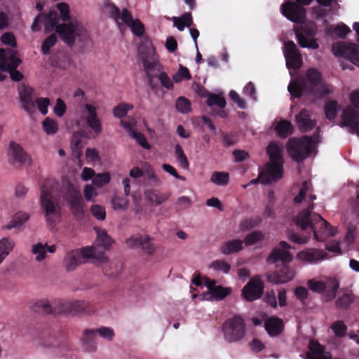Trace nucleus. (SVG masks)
Returning <instances> with one entry per match:
<instances>
[{
	"instance_id": "nucleus-41",
	"label": "nucleus",
	"mask_w": 359,
	"mask_h": 359,
	"mask_svg": "<svg viewBox=\"0 0 359 359\" xmlns=\"http://www.w3.org/2000/svg\"><path fill=\"white\" fill-rule=\"evenodd\" d=\"M338 109L339 104L337 100H330L326 102L324 109L326 118L330 121L335 119Z\"/></svg>"
},
{
	"instance_id": "nucleus-42",
	"label": "nucleus",
	"mask_w": 359,
	"mask_h": 359,
	"mask_svg": "<svg viewBox=\"0 0 359 359\" xmlns=\"http://www.w3.org/2000/svg\"><path fill=\"white\" fill-rule=\"evenodd\" d=\"M95 242L97 245L103 247L104 249H108L112 243V239L106 231L101 230L97 232V238Z\"/></svg>"
},
{
	"instance_id": "nucleus-47",
	"label": "nucleus",
	"mask_w": 359,
	"mask_h": 359,
	"mask_svg": "<svg viewBox=\"0 0 359 359\" xmlns=\"http://www.w3.org/2000/svg\"><path fill=\"white\" fill-rule=\"evenodd\" d=\"M57 37L55 34H52L48 36L43 42L41 46V52L44 55L50 54V48L56 44Z\"/></svg>"
},
{
	"instance_id": "nucleus-32",
	"label": "nucleus",
	"mask_w": 359,
	"mask_h": 359,
	"mask_svg": "<svg viewBox=\"0 0 359 359\" xmlns=\"http://www.w3.org/2000/svg\"><path fill=\"white\" fill-rule=\"evenodd\" d=\"M269 162L284 163L282 149L276 143L271 142L266 148Z\"/></svg>"
},
{
	"instance_id": "nucleus-3",
	"label": "nucleus",
	"mask_w": 359,
	"mask_h": 359,
	"mask_svg": "<svg viewBox=\"0 0 359 359\" xmlns=\"http://www.w3.org/2000/svg\"><path fill=\"white\" fill-rule=\"evenodd\" d=\"M57 183L53 179H46L41 187L40 202L45 214L46 221L49 225L55 224L60 217V207L53 193Z\"/></svg>"
},
{
	"instance_id": "nucleus-6",
	"label": "nucleus",
	"mask_w": 359,
	"mask_h": 359,
	"mask_svg": "<svg viewBox=\"0 0 359 359\" xmlns=\"http://www.w3.org/2000/svg\"><path fill=\"white\" fill-rule=\"evenodd\" d=\"M299 24V27H294V31L297 37V41L302 48H307L311 49H317L319 47L316 39L314 36L317 34V26L313 21H309L306 15L301 22H295Z\"/></svg>"
},
{
	"instance_id": "nucleus-49",
	"label": "nucleus",
	"mask_w": 359,
	"mask_h": 359,
	"mask_svg": "<svg viewBox=\"0 0 359 359\" xmlns=\"http://www.w3.org/2000/svg\"><path fill=\"white\" fill-rule=\"evenodd\" d=\"M133 108V104L126 103H120L113 109V114L115 117L121 118L125 117L128 111Z\"/></svg>"
},
{
	"instance_id": "nucleus-35",
	"label": "nucleus",
	"mask_w": 359,
	"mask_h": 359,
	"mask_svg": "<svg viewBox=\"0 0 359 359\" xmlns=\"http://www.w3.org/2000/svg\"><path fill=\"white\" fill-rule=\"evenodd\" d=\"M355 296L351 290H347L336 300V306L339 309H347L355 300Z\"/></svg>"
},
{
	"instance_id": "nucleus-23",
	"label": "nucleus",
	"mask_w": 359,
	"mask_h": 359,
	"mask_svg": "<svg viewBox=\"0 0 359 359\" xmlns=\"http://www.w3.org/2000/svg\"><path fill=\"white\" fill-rule=\"evenodd\" d=\"M341 122L339 123L340 127L354 126L359 123V111L351 106H347L344 108L341 113Z\"/></svg>"
},
{
	"instance_id": "nucleus-21",
	"label": "nucleus",
	"mask_w": 359,
	"mask_h": 359,
	"mask_svg": "<svg viewBox=\"0 0 359 359\" xmlns=\"http://www.w3.org/2000/svg\"><path fill=\"white\" fill-rule=\"evenodd\" d=\"M297 257L303 261L310 264H316L327 257V254L323 250L316 248H308L300 251L297 254Z\"/></svg>"
},
{
	"instance_id": "nucleus-20",
	"label": "nucleus",
	"mask_w": 359,
	"mask_h": 359,
	"mask_svg": "<svg viewBox=\"0 0 359 359\" xmlns=\"http://www.w3.org/2000/svg\"><path fill=\"white\" fill-rule=\"evenodd\" d=\"M294 275V271L292 268L286 264H283L279 270L267 273L266 280L272 284L285 283L292 280Z\"/></svg>"
},
{
	"instance_id": "nucleus-14",
	"label": "nucleus",
	"mask_w": 359,
	"mask_h": 359,
	"mask_svg": "<svg viewBox=\"0 0 359 359\" xmlns=\"http://www.w3.org/2000/svg\"><path fill=\"white\" fill-rule=\"evenodd\" d=\"M8 161L11 165L20 168L29 165L32 158L19 144L11 142L8 149Z\"/></svg>"
},
{
	"instance_id": "nucleus-44",
	"label": "nucleus",
	"mask_w": 359,
	"mask_h": 359,
	"mask_svg": "<svg viewBox=\"0 0 359 359\" xmlns=\"http://www.w3.org/2000/svg\"><path fill=\"white\" fill-rule=\"evenodd\" d=\"M177 110L182 114H187L191 111V102L185 97H180L175 102Z\"/></svg>"
},
{
	"instance_id": "nucleus-5",
	"label": "nucleus",
	"mask_w": 359,
	"mask_h": 359,
	"mask_svg": "<svg viewBox=\"0 0 359 359\" xmlns=\"http://www.w3.org/2000/svg\"><path fill=\"white\" fill-rule=\"evenodd\" d=\"M90 257L95 258L100 262H104L107 260V257L104 252L97 255L94 248H83L81 250H74L68 252L64 259V266L67 271H73L83 262L85 259Z\"/></svg>"
},
{
	"instance_id": "nucleus-39",
	"label": "nucleus",
	"mask_w": 359,
	"mask_h": 359,
	"mask_svg": "<svg viewBox=\"0 0 359 359\" xmlns=\"http://www.w3.org/2000/svg\"><path fill=\"white\" fill-rule=\"evenodd\" d=\"M29 219V215L26 212H19L14 215L13 219L8 224L5 226V229H11L19 227L25 224Z\"/></svg>"
},
{
	"instance_id": "nucleus-22",
	"label": "nucleus",
	"mask_w": 359,
	"mask_h": 359,
	"mask_svg": "<svg viewBox=\"0 0 359 359\" xmlns=\"http://www.w3.org/2000/svg\"><path fill=\"white\" fill-rule=\"evenodd\" d=\"M296 121L299 129L302 133H306L315 128L316 122L311 119V112L306 109H302L298 114L296 115Z\"/></svg>"
},
{
	"instance_id": "nucleus-30",
	"label": "nucleus",
	"mask_w": 359,
	"mask_h": 359,
	"mask_svg": "<svg viewBox=\"0 0 359 359\" xmlns=\"http://www.w3.org/2000/svg\"><path fill=\"white\" fill-rule=\"evenodd\" d=\"M243 241L240 239H233L224 242L220 247V252L224 255H231L243 250Z\"/></svg>"
},
{
	"instance_id": "nucleus-57",
	"label": "nucleus",
	"mask_w": 359,
	"mask_h": 359,
	"mask_svg": "<svg viewBox=\"0 0 359 359\" xmlns=\"http://www.w3.org/2000/svg\"><path fill=\"white\" fill-rule=\"evenodd\" d=\"M113 208L115 210H126L128 205V201L126 197L114 196L111 200Z\"/></svg>"
},
{
	"instance_id": "nucleus-4",
	"label": "nucleus",
	"mask_w": 359,
	"mask_h": 359,
	"mask_svg": "<svg viewBox=\"0 0 359 359\" xmlns=\"http://www.w3.org/2000/svg\"><path fill=\"white\" fill-rule=\"evenodd\" d=\"M320 128H317L311 136L304 135L299 138L291 137L286 144L290 156L297 162H302L309 156L316 149L319 138Z\"/></svg>"
},
{
	"instance_id": "nucleus-61",
	"label": "nucleus",
	"mask_w": 359,
	"mask_h": 359,
	"mask_svg": "<svg viewBox=\"0 0 359 359\" xmlns=\"http://www.w3.org/2000/svg\"><path fill=\"white\" fill-rule=\"evenodd\" d=\"M210 267L215 271H222L224 273H228L231 269V266L224 260H215L213 261Z\"/></svg>"
},
{
	"instance_id": "nucleus-26",
	"label": "nucleus",
	"mask_w": 359,
	"mask_h": 359,
	"mask_svg": "<svg viewBox=\"0 0 359 359\" xmlns=\"http://www.w3.org/2000/svg\"><path fill=\"white\" fill-rule=\"evenodd\" d=\"M264 327L266 331L270 336L276 337L283 332L284 325L280 318L272 316L265 321Z\"/></svg>"
},
{
	"instance_id": "nucleus-16",
	"label": "nucleus",
	"mask_w": 359,
	"mask_h": 359,
	"mask_svg": "<svg viewBox=\"0 0 359 359\" xmlns=\"http://www.w3.org/2000/svg\"><path fill=\"white\" fill-rule=\"evenodd\" d=\"M283 176V163L269 162L264 170L259 172V177H262L263 184H269L280 180Z\"/></svg>"
},
{
	"instance_id": "nucleus-10",
	"label": "nucleus",
	"mask_w": 359,
	"mask_h": 359,
	"mask_svg": "<svg viewBox=\"0 0 359 359\" xmlns=\"http://www.w3.org/2000/svg\"><path fill=\"white\" fill-rule=\"evenodd\" d=\"M224 338L229 342H235L242 339L245 333L244 320L236 316L228 319L223 325Z\"/></svg>"
},
{
	"instance_id": "nucleus-37",
	"label": "nucleus",
	"mask_w": 359,
	"mask_h": 359,
	"mask_svg": "<svg viewBox=\"0 0 359 359\" xmlns=\"http://www.w3.org/2000/svg\"><path fill=\"white\" fill-rule=\"evenodd\" d=\"M339 288V282L336 279H331L327 283V289L322 293L325 301L331 302L335 299Z\"/></svg>"
},
{
	"instance_id": "nucleus-48",
	"label": "nucleus",
	"mask_w": 359,
	"mask_h": 359,
	"mask_svg": "<svg viewBox=\"0 0 359 359\" xmlns=\"http://www.w3.org/2000/svg\"><path fill=\"white\" fill-rule=\"evenodd\" d=\"M175 153L177 161L180 164L181 167L187 169L189 168V163L187 156L185 155L182 147L180 144H176L175 147Z\"/></svg>"
},
{
	"instance_id": "nucleus-36",
	"label": "nucleus",
	"mask_w": 359,
	"mask_h": 359,
	"mask_svg": "<svg viewBox=\"0 0 359 359\" xmlns=\"http://www.w3.org/2000/svg\"><path fill=\"white\" fill-rule=\"evenodd\" d=\"M287 90L292 97L299 98L304 93H306V84L302 80L300 82L292 80L287 86Z\"/></svg>"
},
{
	"instance_id": "nucleus-43",
	"label": "nucleus",
	"mask_w": 359,
	"mask_h": 359,
	"mask_svg": "<svg viewBox=\"0 0 359 359\" xmlns=\"http://www.w3.org/2000/svg\"><path fill=\"white\" fill-rule=\"evenodd\" d=\"M46 252V243L43 245L38 243L32 245V252L36 255L35 259L37 262H41L45 259Z\"/></svg>"
},
{
	"instance_id": "nucleus-45",
	"label": "nucleus",
	"mask_w": 359,
	"mask_h": 359,
	"mask_svg": "<svg viewBox=\"0 0 359 359\" xmlns=\"http://www.w3.org/2000/svg\"><path fill=\"white\" fill-rule=\"evenodd\" d=\"M104 9L107 13H109L111 18L118 23L120 10L115 4L109 1H107L104 3Z\"/></svg>"
},
{
	"instance_id": "nucleus-52",
	"label": "nucleus",
	"mask_w": 359,
	"mask_h": 359,
	"mask_svg": "<svg viewBox=\"0 0 359 359\" xmlns=\"http://www.w3.org/2000/svg\"><path fill=\"white\" fill-rule=\"evenodd\" d=\"M42 126L43 130L48 135H54L57 132L58 126L53 118H46L42 123Z\"/></svg>"
},
{
	"instance_id": "nucleus-56",
	"label": "nucleus",
	"mask_w": 359,
	"mask_h": 359,
	"mask_svg": "<svg viewBox=\"0 0 359 359\" xmlns=\"http://www.w3.org/2000/svg\"><path fill=\"white\" fill-rule=\"evenodd\" d=\"M331 328L337 337H344L346 335L347 327L341 320L335 321Z\"/></svg>"
},
{
	"instance_id": "nucleus-24",
	"label": "nucleus",
	"mask_w": 359,
	"mask_h": 359,
	"mask_svg": "<svg viewBox=\"0 0 359 359\" xmlns=\"http://www.w3.org/2000/svg\"><path fill=\"white\" fill-rule=\"evenodd\" d=\"M20 100L22 108L29 114H32L35 110V104L33 100V89L23 87L19 93Z\"/></svg>"
},
{
	"instance_id": "nucleus-19",
	"label": "nucleus",
	"mask_w": 359,
	"mask_h": 359,
	"mask_svg": "<svg viewBox=\"0 0 359 359\" xmlns=\"http://www.w3.org/2000/svg\"><path fill=\"white\" fill-rule=\"evenodd\" d=\"M278 245L281 249L278 248L273 249L266 259L268 264H275L278 261H281L283 264H287L292 261V254L287 250L290 248V245L286 241H280Z\"/></svg>"
},
{
	"instance_id": "nucleus-1",
	"label": "nucleus",
	"mask_w": 359,
	"mask_h": 359,
	"mask_svg": "<svg viewBox=\"0 0 359 359\" xmlns=\"http://www.w3.org/2000/svg\"><path fill=\"white\" fill-rule=\"evenodd\" d=\"M316 199V195H310L308 207L300 211L294 218L295 224L304 233L299 234L293 230H288L287 237L290 241L299 245L305 244L309 241L311 233H313L315 238L319 241L337 234V229L336 227L332 226L320 215L313 212L314 208L313 201Z\"/></svg>"
},
{
	"instance_id": "nucleus-17",
	"label": "nucleus",
	"mask_w": 359,
	"mask_h": 359,
	"mask_svg": "<svg viewBox=\"0 0 359 359\" xmlns=\"http://www.w3.org/2000/svg\"><path fill=\"white\" fill-rule=\"evenodd\" d=\"M126 244L130 248L140 247L149 255H152L156 250L152 238L148 235H134L126 240Z\"/></svg>"
},
{
	"instance_id": "nucleus-55",
	"label": "nucleus",
	"mask_w": 359,
	"mask_h": 359,
	"mask_svg": "<svg viewBox=\"0 0 359 359\" xmlns=\"http://www.w3.org/2000/svg\"><path fill=\"white\" fill-rule=\"evenodd\" d=\"M210 293L217 300H222L231 293V289L218 285L214 287Z\"/></svg>"
},
{
	"instance_id": "nucleus-28",
	"label": "nucleus",
	"mask_w": 359,
	"mask_h": 359,
	"mask_svg": "<svg viewBox=\"0 0 359 359\" xmlns=\"http://www.w3.org/2000/svg\"><path fill=\"white\" fill-rule=\"evenodd\" d=\"M20 60L14 53L7 55L6 52L4 54V57L0 60V70L5 72L17 69L20 64Z\"/></svg>"
},
{
	"instance_id": "nucleus-60",
	"label": "nucleus",
	"mask_w": 359,
	"mask_h": 359,
	"mask_svg": "<svg viewBox=\"0 0 359 359\" xmlns=\"http://www.w3.org/2000/svg\"><path fill=\"white\" fill-rule=\"evenodd\" d=\"M90 211L93 216L99 220H104L106 217V211L104 208L100 205H93Z\"/></svg>"
},
{
	"instance_id": "nucleus-11",
	"label": "nucleus",
	"mask_w": 359,
	"mask_h": 359,
	"mask_svg": "<svg viewBox=\"0 0 359 359\" xmlns=\"http://www.w3.org/2000/svg\"><path fill=\"white\" fill-rule=\"evenodd\" d=\"M335 56L343 57L356 66H359V46L346 41L333 43L332 47Z\"/></svg>"
},
{
	"instance_id": "nucleus-13",
	"label": "nucleus",
	"mask_w": 359,
	"mask_h": 359,
	"mask_svg": "<svg viewBox=\"0 0 359 359\" xmlns=\"http://www.w3.org/2000/svg\"><path fill=\"white\" fill-rule=\"evenodd\" d=\"M83 27L76 21H69L56 26V32L60 39L68 46L75 43L76 36L81 34Z\"/></svg>"
},
{
	"instance_id": "nucleus-53",
	"label": "nucleus",
	"mask_w": 359,
	"mask_h": 359,
	"mask_svg": "<svg viewBox=\"0 0 359 359\" xmlns=\"http://www.w3.org/2000/svg\"><path fill=\"white\" fill-rule=\"evenodd\" d=\"M308 287L313 292L323 293L327 287V284L321 280L311 279L307 282Z\"/></svg>"
},
{
	"instance_id": "nucleus-8",
	"label": "nucleus",
	"mask_w": 359,
	"mask_h": 359,
	"mask_svg": "<svg viewBox=\"0 0 359 359\" xmlns=\"http://www.w3.org/2000/svg\"><path fill=\"white\" fill-rule=\"evenodd\" d=\"M61 193L63 199L68 203L72 213L77 218L82 217L84 212V203L80 190L71 182L67 181L62 184Z\"/></svg>"
},
{
	"instance_id": "nucleus-33",
	"label": "nucleus",
	"mask_w": 359,
	"mask_h": 359,
	"mask_svg": "<svg viewBox=\"0 0 359 359\" xmlns=\"http://www.w3.org/2000/svg\"><path fill=\"white\" fill-rule=\"evenodd\" d=\"M274 130L280 137L286 138L292 133L293 126L289 121L283 119L277 123Z\"/></svg>"
},
{
	"instance_id": "nucleus-27",
	"label": "nucleus",
	"mask_w": 359,
	"mask_h": 359,
	"mask_svg": "<svg viewBox=\"0 0 359 359\" xmlns=\"http://www.w3.org/2000/svg\"><path fill=\"white\" fill-rule=\"evenodd\" d=\"M97 334L94 329H86L83 331V337L81 340L83 343V347L87 352H95L97 350L96 342Z\"/></svg>"
},
{
	"instance_id": "nucleus-9",
	"label": "nucleus",
	"mask_w": 359,
	"mask_h": 359,
	"mask_svg": "<svg viewBox=\"0 0 359 359\" xmlns=\"http://www.w3.org/2000/svg\"><path fill=\"white\" fill-rule=\"evenodd\" d=\"M313 0H287L280 6V12L283 16L292 22H301L306 13V6Z\"/></svg>"
},
{
	"instance_id": "nucleus-46",
	"label": "nucleus",
	"mask_w": 359,
	"mask_h": 359,
	"mask_svg": "<svg viewBox=\"0 0 359 359\" xmlns=\"http://www.w3.org/2000/svg\"><path fill=\"white\" fill-rule=\"evenodd\" d=\"M33 311L35 312H43L49 314L53 312L52 306L46 299L37 301L32 306Z\"/></svg>"
},
{
	"instance_id": "nucleus-15",
	"label": "nucleus",
	"mask_w": 359,
	"mask_h": 359,
	"mask_svg": "<svg viewBox=\"0 0 359 359\" xmlns=\"http://www.w3.org/2000/svg\"><path fill=\"white\" fill-rule=\"evenodd\" d=\"M283 53L288 69H298L302 66L300 52L294 41H287L284 43Z\"/></svg>"
},
{
	"instance_id": "nucleus-62",
	"label": "nucleus",
	"mask_w": 359,
	"mask_h": 359,
	"mask_svg": "<svg viewBox=\"0 0 359 359\" xmlns=\"http://www.w3.org/2000/svg\"><path fill=\"white\" fill-rule=\"evenodd\" d=\"M326 8L327 7L321 6L319 4L318 6H313L311 8V13L313 18L317 20H320L325 18L330 11Z\"/></svg>"
},
{
	"instance_id": "nucleus-38",
	"label": "nucleus",
	"mask_w": 359,
	"mask_h": 359,
	"mask_svg": "<svg viewBox=\"0 0 359 359\" xmlns=\"http://www.w3.org/2000/svg\"><path fill=\"white\" fill-rule=\"evenodd\" d=\"M15 246L14 241L6 237L0 240V264L8 255Z\"/></svg>"
},
{
	"instance_id": "nucleus-58",
	"label": "nucleus",
	"mask_w": 359,
	"mask_h": 359,
	"mask_svg": "<svg viewBox=\"0 0 359 359\" xmlns=\"http://www.w3.org/2000/svg\"><path fill=\"white\" fill-rule=\"evenodd\" d=\"M191 78V76L189 69L186 67L182 66V65H180V68L177 71V74L172 76L174 81L176 83L181 81L183 79L189 80Z\"/></svg>"
},
{
	"instance_id": "nucleus-7",
	"label": "nucleus",
	"mask_w": 359,
	"mask_h": 359,
	"mask_svg": "<svg viewBox=\"0 0 359 359\" xmlns=\"http://www.w3.org/2000/svg\"><path fill=\"white\" fill-rule=\"evenodd\" d=\"M302 81L306 84V94L307 95L319 97L332 93L329 86L322 83V75L316 69H309Z\"/></svg>"
},
{
	"instance_id": "nucleus-34",
	"label": "nucleus",
	"mask_w": 359,
	"mask_h": 359,
	"mask_svg": "<svg viewBox=\"0 0 359 359\" xmlns=\"http://www.w3.org/2000/svg\"><path fill=\"white\" fill-rule=\"evenodd\" d=\"M86 307V304L85 302L77 300L66 303L63 311L72 316H74L81 312H85Z\"/></svg>"
},
{
	"instance_id": "nucleus-18",
	"label": "nucleus",
	"mask_w": 359,
	"mask_h": 359,
	"mask_svg": "<svg viewBox=\"0 0 359 359\" xmlns=\"http://www.w3.org/2000/svg\"><path fill=\"white\" fill-rule=\"evenodd\" d=\"M85 119L86 124L96 135H99L102 131V121L98 117L97 108L90 104L84 105Z\"/></svg>"
},
{
	"instance_id": "nucleus-59",
	"label": "nucleus",
	"mask_w": 359,
	"mask_h": 359,
	"mask_svg": "<svg viewBox=\"0 0 359 359\" xmlns=\"http://www.w3.org/2000/svg\"><path fill=\"white\" fill-rule=\"evenodd\" d=\"M57 8L60 11V18L62 21L65 22L72 21L69 13V7L67 4L64 2L58 3L57 4Z\"/></svg>"
},
{
	"instance_id": "nucleus-31",
	"label": "nucleus",
	"mask_w": 359,
	"mask_h": 359,
	"mask_svg": "<svg viewBox=\"0 0 359 359\" xmlns=\"http://www.w3.org/2000/svg\"><path fill=\"white\" fill-rule=\"evenodd\" d=\"M103 263H106L103 266L104 273L108 276H117L123 271V263L119 260L108 262V259H107Z\"/></svg>"
},
{
	"instance_id": "nucleus-54",
	"label": "nucleus",
	"mask_w": 359,
	"mask_h": 359,
	"mask_svg": "<svg viewBox=\"0 0 359 359\" xmlns=\"http://www.w3.org/2000/svg\"><path fill=\"white\" fill-rule=\"evenodd\" d=\"M111 179V176L109 173L104 172V173H100L95 175V177L93 179V185L95 187L99 188L102 187L103 185L107 184L109 182Z\"/></svg>"
},
{
	"instance_id": "nucleus-50",
	"label": "nucleus",
	"mask_w": 359,
	"mask_h": 359,
	"mask_svg": "<svg viewBox=\"0 0 359 359\" xmlns=\"http://www.w3.org/2000/svg\"><path fill=\"white\" fill-rule=\"evenodd\" d=\"M43 21L46 29L50 27L56 29V26L59 25L57 13L55 11H50L47 15H43Z\"/></svg>"
},
{
	"instance_id": "nucleus-51",
	"label": "nucleus",
	"mask_w": 359,
	"mask_h": 359,
	"mask_svg": "<svg viewBox=\"0 0 359 359\" xmlns=\"http://www.w3.org/2000/svg\"><path fill=\"white\" fill-rule=\"evenodd\" d=\"M207 104L210 107L217 105L220 108H224L226 105V102L223 96L211 93L208 97Z\"/></svg>"
},
{
	"instance_id": "nucleus-2",
	"label": "nucleus",
	"mask_w": 359,
	"mask_h": 359,
	"mask_svg": "<svg viewBox=\"0 0 359 359\" xmlns=\"http://www.w3.org/2000/svg\"><path fill=\"white\" fill-rule=\"evenodd\" d=\"M139 55L142 63L144 67V70L147 78L148 84L151 90L157 94L159 90V86L158 83L154 81V79L158 78L161 86L168 90L173 88L174 85L168 74L163 72V66L159 62L155 59V51L151 46L143 50L141 46L138 48Z\"/></svg>"
},
{
	"instance_id": "nucleus-29",
	"label": "nucleus",
	"mask_w": 359,
	"mask_h": 359,
	"mask_svg": "<svg viewBox=\"0 0 359 359\" xmlns=\"http://www.w3.org/2000/svg\"><path fill=\"white\" fill-rule=\"evenodd\" d=\"M307 359H325L324 346L316 340H311L309 344V351L306 353Z\"/></svg>"
},
{
	"instance_id": "nucleus-64",
	"label": "nucleus",
	"mask_w": 359,
	"mask_h": 359,
	"mask_svg": "<svg viewBox=\"0 0 359 359\" xmlns=\"http://www.w3.org/2000/svg\"><path fill=\"white\" fill-rule=\"evenodd\" d=\"M131 27L132 32L137 36H141L144 33V26L140 20H134L128 26Z\"/></svg>"
},
{
	"instance_id": "nucleus-25",
	"label": "nucleus",
	"mask_w": 359,
	"mask_h": 359,
	"mask_svg": "<svg viewBox=\"0 0 359 359\" xmlns=\"http://www.w3.org/2000/svg\"><path fill=\"white\" fill-rule=\"evenodd\" d=\"M146 199L152 205H159L165 202L171 196L170 192L161 193L158 189H150L144 191Z\"/></svg>"
},
{
	"instance_id": "nucleus-40",
	"label": "nucleus",
	"mask_w": 359,
	"mask_h": 359,
	"mask_svg": "<svg viewBox=\"0 0 359 359\" xmlns=\"http://www.w3.org/2000/svg\"><path fill=\"white\" fill-rule=\"evenodd\" d=\"M210 181L217 186H226L229 182V174L224 171H215L212 173Z\"/></svg>"
},
{
	"instance_id": "nucleus-63",
	"label": "nucleus",
	"mask_w": 359,
	"mask_h": 359,
	"mask_svg": "<svg viewBox=\"0 0 359 359\" xmlns=\"http://www.w3.org/2000/svg\"><path fill=\"white\" fill-rule=\"evenodd\" d=\"M96 334H99L100 337L111 341L114 337V332L112 328L107 327H101L97 329H94Z\"/></svg>"
},
{
	"instance_id": "nucleus-12",
	"label": "nucleus",
	"mask_w": 359,
	"mask_h": 359,
	"mask_svg": "<svg viewBox=\"0 0 359 359\" xmlns=\"http://www.w3.org/2000/svg\"><path fill=\"white\" fill-rule=\"evenodd\" d=\"M264 283L260 275L251 277L249 282L243 287L241 295L247 302H252L259 299L264 294Z\"/></svg>"
}]
</instances>
